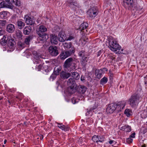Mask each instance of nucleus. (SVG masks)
Instances as JSON below:
<instances>
[{
  "instance_id": "1",
  "label": "nucleus",
  "mask_w": 147,
  "mask_h": 147,
  "mask_svg": "<svg viewBox=\"0 0 147 147\" xmlns=\"http://www.w3.org/2000/svg\"><path fill=\"white\" fill-rule=\"evenodd\" d=\"M126 105L125 101H121L116 103H112L109 104L106 108L107 114H111L114 112H119L124 109Z\"/></svg>"
},
{
  "instance_id": "2",
  "label": "nucleus",
  "mask_w": 147,
  "mask_h": 147,
  "mask_svg": "<svg viewBox=\"0 0 147 147\" xmlns=\"http://www.w3.org/2000/svg\"><path fill=\"white\" fill-rule=\"evenodd\" d=\"M47 28L44 25H40L36 30V33L39 36L37 40L40 43H43L47 41L48 39L49 35L46 33Z\"/></svg>"
},
{
  "instance_id": "3",
  "label": "nucleus",
  "mask_w": 147,
  "mask_h": 147,
  "mask_svg": "<svg viewBox=\"0 0 147 147\" xmlns=\"http://www.w3.org/2000/svg\"><path fill=\"white\" fill-rule=\"evenodd\" d=\"M140 91H137L133 93L128 99L129 104L132 108H135L140 101L142 95Z\"/></svg>"
},
{
  "instance_id": "4",
  "label": "nucleus",
  "mask_w": 147,
  "mask_h": 147,
  "mask_svg": "<svg viewBox=\"0 0 147 147\" xmlns=\"http://www.w3.org/2000/svg\"><path fill=\"white\" fill-rule=\"evenodd\" d=\"M109 47L111 51L115 52L121 49V47L117 42L112 37L109 39Z\"/></svg>"
},
{
  "instance_id": "5",
  "label": "nucleus",
  "mask_w": 147,
  "mask_h": 147,
  "mask_svg": "<svg viewBox=\"0 0 147 147\" xmlns=\"http://www.w3.org/2000/svg\"><path fill=\"white\" fill-rule=\"evenodd\" d=\"M67 84L68 87L67 91L69 94H73L75 92V89L77 87L75 81L72 78H69L67 82Z\"/></svg>"
},
{
  "instance_id": "6",
  "label": "nucleus",
  "mask_w": 147,
  "mask_h": 147,
  "mask_svg": "<svg viewBox=\"0 0 147 147\" xmlns=\"http://www.w3.org/2000/svg\"><path fill=\"white\" fill-rule=\"evenodd\" d=\"M86 52L84 50L80 51L78 53L79 57H81L80 62L83 65L85 66L86 64L89 59L88 55L86 54Z\"/></svg>"
},
{
  "instance_id": "7",
  "label": "nucleus",
  "mask_w": 147,
  "mask_h": 147,
  "mask_svg": "<svg viewBox=\"0 0 147 147\" xmlns=\"http://www.w3.org/2000/svg\"><path fill=\"white\" fill-rule=\"evenodd\" d=\"M75 51V48L73 47L67 51H63L60 53L59 57L61 59H64L74 54Z\"/></svg>"
},
{
  "instance_id": "8",
  "label": "nucleus",
  "mask_w": 147,
  "mask_h": 147,
  "mask_svg": "<svg viewBox=\"0 0 147 147\" xmlns=\"http://www.w3.org/2000/svg\"><path fill=\"white\" fill-rule=\"evenodd\" d=\"M98 9L95 7L90 8L87 11L88 16L92 18H94L98 14Z\"/></svg>"
},
{
  "instance_id": "9",
  "label": "nucleus",
  "mask_w": 147,
  "mask_h": 147,
  "mask_svg": "<svg viewBox=\"0 0 147 147\" xmlns=\"http://www.w3.org/2000/svg\"><path fill=\"white\" fill-rule=\"evenodd\" d=\"M49 51L51 55L56 56L59 54L58 49L57 47L51 46L49 48Z\"/></svg>"
},
{
  "instance_id": "10",
  "label": "nucleus",
  "mask_w": 147,
  "mask_h": 147,
  "mask_svg": "<svg viewBox=\"0 0 147 147\" xmlns=\"http://www.w3.org/2000/svg\"><path fill=\"white\" fill-rule=\"evenodd\" d=\"M134 3L133 0H123L122 5L124 7L129 9L133 7Z\"/></svg>"
},
{
  "instance_id": "11",
  "label": "nucleus",
  "mask_w": 147,
  "mask_h": 147,
  "mask_svg": "<svg viewBox=\"0 0 147 147\" xmlns=\"http://www.w3.org/2000/svg\"><path fill=\"white\" fill-rule=\"evenodd\" d=\"M88 26V24L87 23L84 22L81 24L79 28L78 29H79L81 31L83 32L84 35H87V34L86 32H87V29Z\"/></svg>"
},
{
  "instance_id": "12",
  "label": "nucleus",
  "mask_w": 147,
  "mask_h": 147,
  "mask_svg": "<svg viewBox=\"0 0 147 147\" xmlns=\"http://www.w3.org/2000/svg\"><path fill=\"white\" fill-rule=\"evenodd\" d=\"M67 34L65 33V32L61 31H60L58 35L59 40L60 42H63L66 41Z\"/></svg>"
},
{
  "instance_id": "13",
  "label": "nucleus",
  "mask_w": 147,
  "mask_h": 147,
  "mask_svg": "<svg viewBox=\"0 0 147 147\" xmlns=\"http://www.w3.org/2000/svg\"><path fill=\"white\" fill-rule=\"evenodd\" d=\"M25 22L29 26H34L35 24V21L32 18L28 15H26L24 18Z\"/></svg>"
},
{
  "instance_id": "14",
  "label": "nucleus",
  "mask_w": 147,
  "mask_h": 147,
  "mask_svg": "<svg viewBox=\"0 0 147 147\" xmlns=\"http://www.w3.org/2000/svg\"><path fill=\"white\" fill-rule=\"evenodd\" d=\"M15 43V42L14 40L11 37L8 36L7 44L9 48L10 49H13L14 48Z\"/></svg>"
},
{
  "instance_id": "15",
  "label": "nucleus",
  "mask_w": 147,
  "mask_h": 147,
  "mask_svg": "<svg viewBox=\"0 0 147 147\" xmlns=\"http://www.w3.org/2000/svg\"><path fill=\"white\" fill-rule=\"evenodd\" d=\"M73 61L72 57H69L65 61L63 66L66 69H68L71 66Z\"/></svg>"
},
{
  "instance_id": "16",
  "label": "nucleus",
  "mask_w": 147,
  "mask_h": 147,
  "mask_svg": "<svg viewBox=\"0 0 147 147\" xmlns=\"http://www.w3.org/2000/svg\"><path fill=\"white\" fill-rule=\"evenodd\" d=\"M87 89L84 86H80V87L77 86V88L74 89V91H76L79 93L83 94L85 93Z\"/></svg>"
},
{
  "instance_id": "17",
  "label": "nucleus",
  "mask_w": 147,
  "mask_h": 147,
  "mask_svg": "<svg viewBox=\"0 0 147 147\" xmlns=\"http://www.w3.org/2000/svg\"><path fill=\"white\" fill-rule=\"evenodd\" d=\"M50 38L51 44L55 45L58 44V41L57 36L55 34H51L50 35Z\"/></svg>"
},
{
  "instance_id": "18",
  "label": "nucleus",
  "mask_w": 147,
  "mask_h": 147,
  "mask_svg": "<svg viewBox=\"0 0 147 147\" xmlns=\"http://www.w3.org/2000/svg\"><path fill=\"white\" fill-rule=\"evenodd\" d=\"M16 25L18 28L22 29L25 26V23L23 20L20 19L17 20Z\"/></svg>"
},
{
  "instance_id": "19",
  "label": "nucleus",
  "mask_w": 147,
  "mask_h": 147,
  "mask_svg": "<svg viewBox=\"0 0 147 147\" xmlns=\"http://www.w3.org/2000/svg\"><path fill=\"white\" fill-rule=\"evenodd\" d=\"M6 7L13 9L12 6L8 4V3L5 0L0 3V8Z\"/></svg>"
},
{
  "instance_id": "20",
  "label": "nucleus",
  "mask_w": 147,
  "mask_h": 147,
  "mask_svg": "<svg viewBox=\"0 0 147 147\" xmlns=\"http://www.w3.org/2000/svg\"><path fill=\"white\" fill-rule=\"evenodd\" d=\"M32 30V27L30 26H27L25 27L23 30V33L25 35H29Z\"/></svg>"
},
{
  "instance_id": "21",
  "label": "nucleus",
  "mask_w": 147,
  "mask_h": 147,
  "mask_svg": "<svg viewBox=\"0 0 147 147\" xmlns=\"http://www.w3.org/2000/svg\"><path fill=\"white\" fill-rule=\"evenodd\" d=\"M15 30V26L12 24H8L6 27V31L9 33L13 32Z\"/></svg>"
},
{
  "instance_id": "22",
  "label": "nucleus",
  "mask_w": 147,
  "mask_h": 147,
  "mask_svg": "<svg viewBox=\"0 0 147 147\" xmlns=\"http://www.w3.org/2000/svg\"><path fill=\"white\" fill-rule=\"evenodd\" d=\"M103 72V69H96L95 71V75L97 78L100 79L101 77Z\"/></svg>"
},
{
  "instance_id": "23",
  "label": "nucleus",
  "mask_w": 147,
  "mask_h": 147,
  "mask_svg": "<svg viewBox=\"0 0 147 147\" xmlns=\"http://www.w3.org/2000/svg\"><path fill=\"white\" fill-rule=\"evenodd\" d=\"M60 75L61 78L64 79H67L71 76L70 73H66L63 71H61Z\"/></svg>"
},
{
  "instance_id": "24",
  "label": "nucleus",
  "mask_w": 147,
  "mask_h": 147,
  "mask_svg": "<svg viewBox=\"0 0 147 147\" xmlns=\"http://www.w3.org/2000/svg\"><path fill=\"white\" fill-rule=\"evenodd\" d=\"M8 38V36L7 35L3 36L0 40V44L2 46H5L7 44Z\"/></svg>"
},
{
  "instance_id": "25",
  "label": "nucleus",
  "mask_w": 147,
  "mask_h": 147,
  "mask_svg": "<svg viewBox=\"0 0 147 147\" xmlns=\"http://www.w3.org/2000/svg\"><path fill=\"white\" fill-rule=\"evenodd\" d=\"M41 57V56L38 53L36 55L34 56V59H33L34 63L37 64H39L41 62L40 59Z\"/></svg>"
},
{
  "instance_id": "26",
  "label": "nucleus",
  "mask_w": 147,
  "mask_h": 147,
  "mask_svg": "<svg viewBox=\"0 0 147 147\" xmlns=\"http://www.w3.org/2000/svg\"><path fill=\"white\" fill-rule=\"evenodd\" d=\"M121 130L124 131L126 132H129L131 131V127L129 125H125L121 127Z\"/></svg>"
},
{
  "instance_id": "27",
  "label": "nucleus",
  "mask_w": 147,
  "mask_h": 147,
  "mask_svg": "<svg viewBox=\"0 0 147 147\" xmlns=\"http://www.w3.org/2000/svg\"><path fill=\"white\" fill-rule=\"evenodd\" d=\"M57 123L58 125V127L62 130L66 131L69 130V128L68 127L62 124H60L58 123Z\"/></svg>"
},
{
  "instance_id": "28",
  "label": "nucleus",
  "mask_w": 147,
  "mask_h": 147,
  "mask_svg": "<svg viewBox=\"0 0 147 147\" xmlns=\"http://www.w3.org/2000/svg\"><path fill=\"white\" fill-rule=\"evenodd\" d=\"M71 77L73 78L72 79L76 80H78L80 78V75L79 74L76 72H74L72 73Z\"/></svg>"
},
{
  "instance_id": "29",
  "label": "nucleus",
  "mask_w": 147,
  "mask_h": 147,
  "mask_svg": "<svg viewBox=\"0 0 147 147\" xmlns=\"http://www.w3.org/2000/svg\"><path fill=\"white\" fill-rule=\"evenodd\" d=\"M32 38V36H27L25 39L24 41V43L25 44L28 45H29L30 42Z\"/></svg>"
},
{
  "instance_id": "30",
  "label": "nucleus",
  "mask_w": 147,
  "mask_h": 147,
  "mask_svg": "<svg viewBox=\"0 0 147 147\" xmlns=\"http://www.w3.org/2000/svg\"><path fill=\"white\" fill-rule=\"evenodd\" d=\"M18 47L20 49H22L26 46L25 45L24 42H22L21 41L18 42L17 43Z\"/></svg>"
},
{
  "instance_id": "31",
  "label": "nucleus",
  "mask_w": 147,
  "mask_h": 147,
  "mask_svg": "<svg viewBox=\"0 0 147 147\" xmlns=\"http://www.w3.org/2000/svg\"><path fill=\"white\" fill-rule=\"evenodd\" d=\"M16 36L18 38H21L22 36V33L21 31L19 30H16Z\"/></svg>"
},
{
  "instance_id": "32",
  "label": "nucleus",
  "mask_w": 147,
  "mask_h": 147,
  "mask_svg": "<svg viewBox=\"0 0 147 147\" xmlns=\"http://www.w3.org/2000/svg\"><path fill=\"white\" fill-rule=\"evenodd\" d=\"M64 48H66L67 49L71 48L72 47V43L71 42L67 43L65 42L63 43Z\"/></svg>"
},
{
  "instance_id": "33",
  "label": "nucleus",
  "mask_w": 147,
  "mask_h": 147,
  "mask_svg": "<svg viewBox=\"0 0 147 147\" xmlns=\"http://www.w3.org/2000/svg\"><path fill=\"white\" fill-rule=\"evenodd\" d=\"M13 3L17 6L19 7H21L22 3L21 1L20 0H14Z\"/></svg>"
},
{
  "instance_id": "34",
  "label": "nucleus",
  "mask_w": 147,
  "mask_h": 147,
  "mask_svg": "<svg viewBox=\"0 0 147 147\" xmlns=\"http://www.w3.org/2000/svg\"><path fill=\"white\" fill-rule=\"evenodd\" d=\"M132 113L131 111L129 109H127L125 110L124 112V113L128 117H129L131 115Z\"/></svg>"
},
{
  "instance_id": "35",
  "label": "nucleus",
  "mask_w": 147,
  "mask_h": 147,
  "mask_svg": "<svg viewBox=\"0 0 147 147\" xmlns=\"http://www.w3.org/2000/svg\"><path fill=\"white\" fill-rule=\"evenodd\" d=\"M141 116L142 118H145L147 117V111L145 110H143L141 112Z\"/></svg>"
},
{
  "instance_id": "36",
  "label": "nucleus",
  "mask_w": 147,
  "mask_h": 147,
  "mask_svg": "<svg viewBox=\"0 0 147 147\" xmlns=\"http://www.w3.org/2000/svg\"><path fill=\"white\" fill-rule=\"evenodd\" d=\"M7 14V11H3L0 13V18L1 19L5 18Z\"/></svg>"
},
{
  "instance_id": "37",
  "label": "nucleus",
  "mask_w": 147,
  "mask_h": 147,
  "mask_svg": "<svg viewBox=\"0 0 147 147\" xmlns=\"http://www.w3.org/2000/svg\"><path fill=\"white\" fill-rule=\"evenodd\" d=\"M107 58L108 59H111V61H112L113 60H115V55H114L111 53L109 54Z\"/></svg>"
},
{
  "instance_id": "38",
  "label": "nucleus",
  "mask_w": 147,
  "mask_h": 147,
  "mask_svg": "<svg viewBox=\"0 0 147 147\" xmlns=\"http://www.w3.org/2000/svg\"><path fill=\"white\" fill-rule=\"evenodd\" d=\"M75 37L74 35L72 34H67V38L66 41L71 40L74 39Z\"/></svg>"
},
{
  "instance_id": "39",
  "label": "nucleus",
  "mask_w": 147,
  "mask_h": 147,
  "mask_svg": "<svg viewBox=\"0 0 147 147\" xmlns=\"http://www.w3.org/2000/svg\"><path fill=\"white\" fill-rule=\"evenodd\" d=\"M107 81V78L106 77H104L100 80V84H105Z\"/></svg>"
},
{
  "instance_id": "40",
  "label": "nucleus",
  "mask_w": 147,
  "mask_h": 147,
  "mask_svg": "<svg viewBox=\"0 0 147 147\" xmlns=\"http://www.w3.org/2000/svg\"><path fill=\"white\" fill-rule=\"evenodd\" d=\"M98 142H102L105 141V137L103 136H98Z\"/></svg>"
},
{
  "instance_id": "41",
  "label": "nucleus",
  "mask_w": 147,
  "mask_h": 147,
  "mask_svg": "<svg viewBox=\"0 0 147 147\" xmlns=\"http://www.w3.org/2000/svg\"><path fill=\"white\" fill-rule=\"evenodd\" d=\"M98 135H95L93 136L92 138V140L94 142L98 143Z\"/></svg>"
},
{
  "instance_id": "42",
  "label": "nucleus",
  "mask_w": 147,
  "mask_h": 147,
  "mask_svg": "<svg viewBox=\"0 0 147 147\" xmlns=\"http://www.w3.org/2000/svg\"><path fill=\"white\" fill-rule=\"evenodd\" d=\"M86 121L88 124L90 125L93 123V120L92 118H89L86 119Z\"/></svg>"
},
{
  "instance_id": "43",
  "label": "nucleus",
  "mask_w": 147,
  "mask_h": 147,
  "mask_svg": "<svg viewBox=\"0 0 147 147\" xmlns=\"http://www.w3.org/2000/svg\"><path fill=\"white\" fill-rule=\"evenodd\" d=\"M7 22L5 20H0V25L2 27L4 26Z\"/></svg>"
},
{
  "instance_id": "44",
  "label": "nucleus",
  "mask_w": 147,
  "mask_h": 147,
  "mask_svg": "<svg viewBox=\"0 0 147 147\" xmlns=\"http://www.w3.org/2000/svg\"><path fill=\"white\" fill-rule=\"evenodd\" d=\"M6 1L7 3H8V4L10 5V6H12V8L13 9L14 8V6L12 5V3H13L14 0H5Z\"/></svg>"
},
{
  "instance_id": "45",
  "label": "nucleus",
  "mask_w": 147,
  "mask_h": 147,
  "mask_svg": "<svg viewBox=\"0 0 147 147\" xmlns=\"http://www.w3.org/2000/svg\"><path fill=\"white\" fill-rule=\"evenodd\" d=\"M72 5L76 7H80V5H79L78 3L76 1H74V0L73 1Z\"/></svg>"
},
{
  "instance_id": "46",
  "label": "nucleus",
  "mask_w": 147,
  "mask_h": 147,
  "mask_svg": "<svg viewBox=\"0 0 147 147\" xmlns=\"http://www.w3.org/2000/svg\"><path fill=\"white\" fill-rule=\"evenodd\" d=\"M42 64H40L37 66L36 67V69L38 71H40L42 69Z\"/></svg>"
},
{
  "instance_id": "47",
  "label": "nucleus",
  "mask_w": 147,
  "mask_h": 147,
  "mask_svg": "<svg viewBox=\"0 0 147 147\" xmlns=\"http://www.w3.org/2000/svg\"><path fill=\"white\" fill-rule=\"evenodd\" d=\"M109 78L110 80H112L113 77V74L111 71H109Z\"/></svg>"
},
{
  "instance_id": "48",
  "label": "nucleus",
  "mask_w": 147,
  "mask_h": 147,
  "mask_svg": "<svg viewBox=\"0 0 147 147\" xmlns=\"http://www.w3.org/2000/svg\"><path fill=\"white\" fill-rule=\"evenodd\" d=\"M11 105L15 104L16 100L14 98H10Z\"/></svg>"
},
{
  "instance_id": "49",
  "label": "nucleus",
  "mask_w": 147,
  "mask_h": 147,
  "mask_svg": "<svg viewBox=\"0 0 147 147\" xmlns=\"http://www.w3.org/2000/svg\"><path fill=\"white\" fill-rule=\"evenodd\" d=\"M133 141V139L129 137V138H127L126 139V142L128 144L131 143Z\"/></svg>"
},
{
  "instance_id": "50",
  "label": "nucleus",
  "mask_w": 147,
  "mask_h": 147,
  "mask_svg": "<svg viewBox=\"0 0 147 147\" xmlns=\"http://www.w3.org/2000/svg\"><path fill=\"white\" fill-rule=\"evenodd\" d=\"M80 80L82 82H85L86 77L82 75L81 77Z\"/></svg>"
},
{
  "instance_id": "51",
  "label": "nucleus",
  "mask_w": 147,
  "mask_h": 147,
  "mask_svg": "<svg viewBox=\"0 0 147 147\" xmlns=\"http://www.w3.org/2000/svg\"><path fill=\"white\" fill-rule=\"evenodd\" d=\"M5 31L3 29L0 28V35H3L5 33Z\"/></svg>"
},
{
  "instance_id": "52",
  "label": "nucleus",
  "mask_w": 147,
  "mask_h": 147,
  "mask_svg": "<svg viewBox=\"0 0 147 147\" xmlns=\"http://www.w3.org/2000/svg\"><path fill=\"white\" fill-rule=\"evenodd\" d=\"M103 51L102 50H99L97 53V56L98 57L102 53Z\"/></svg>"
},
{
  "instance_id": "53",
  "label": "nucleus",
  "mask_w": 147,
  "mask_h": 147,
  "mask_svg": "<svg viewBox=\"0 0 147 147\" xmlns=\"http://www.w3.org/2000/svg\"><path fill=\"white\" fill-rule=\"evenodd\" d=\"M88 110L87 112L86 113V115H89L90 113H92V112H93L92 111L91 109H89V110H88V109H87V110Z\"/></svg>"
},
{
  "instance_id": "54",
  "label": "nucleus",
  "mask_w": 147,
  "mask_h": 147,
  "mask_svg": "<svg viewBox=\"0 0 147 147\" xmlns=\"http://www.w3.org/2000/svg\"><path fill=\"white\" fill-rule=\"evenodd\" d=\"M135 133L134 132V133H132L131 135H130L129 137L131 138H134L135 137Z\"/></svg>"
},
{
  "instance_id": "55",
  "label": "nucleus",
  "mask_w": 147,
  "mask_h": 147,
  "mask_svg": "<svg viewBox=\"0 0 147 147\" xmlns=\"http://www.w3.org/2000/svg\"><path fill=\"white\" fill-rule=\"evenodd\" d=\"M73 1V0H67V2L71 5H72Z\"/></svg>"
},
{
  "instance_id": "56",
  "label": "nucleus",
  "mask_w": 147,
  "mask_h": 147,
  "mask_svg": "<svg viewBox=\"0 0 147 147\" xmlns=\"http://www.w3.org/2000/svg\"><path fill=\"white\" fill-rule=\"evenodd\" d=\"M34 56L36 55L38 53L36 51H34L32 52V53Z\"/></svg>"
},
{
  "instance_id": "57",
  "label": "nucleus",
  "mask_w": 147,
  "mask_h": 147,
  "mask_svg": "<svg viewBox=\"0 0 147 147\" xmlns=\"http://www.w3.org/2000/svg\"><path fill=\"white\" fill-rule=\"evenodd\" d=\"M71 100L72 103L73 104H75L76 103L75 99L74 98H72L71 99Z\"/></svg>"
},
{
  "instance_id": "58",
  "label": "nucleus",
  "mask_w": 147,
  "mask_h": 147,
  "mask_svg": "<svg viewBox=\"0 0 147 147\" xmlns=\"http://www.w3.org/2000/svg\"><path fill=\"white\" fill-rule=\"evenodd\" d=\"M96 109V107L95 106H94L92 107L90 109H91V110L93 112H94V110L95 109Z\"/></svg>"
},
{
  "instance_id": "59",
  "label": "nucleus",
  "mask_w": 147,
  "mask_h": 147,
  "mask_svg": "<svg viewBox=\"0 0 147 147\" xmlns=\"http://www.w3.org/2000/svg\"><path fill=\"white\" fill-rule=\"evenodd\" d=\"M114 141L113 140H110L109 142V143L110 144H112L113 143Z\"/></svg>"
},
{
  "instance_id": "60",
  "label": "nucleus",
  "mask_w": 147,
  "mask_h": 147,
  "mask_svg": "<svg viewBox=\"0 0 147 147\" xmlns=\"http://www.w3.org/2000/svg\"><path fill=\"white\" fill-rule=\"evenodd\" d=\"M54 72L56 76L57 75H58L59 74V71H55L54 70Z\"/></svg>"
},
{
  "instance_id": "61",
  "label": "nucleus",
  "mask_w": 147,
  "mask_h": 147,
  "mask_svg": "<svg viewBox=\"0 0 147 147\" xmlns=\"http://www.w3.org/2000/svg\"><path fill=\"white\" fill-rule=\"evenodd\" d=\"M8 102L9 104V105H11V100L10 98H9L8 100Z\"/></svg>"
},
{
  "instance_id": "62",
  "label": "nucleus",
  "mask_w": 147,
  "mask_h": 147,
  "mask_svg": "<svg viewBox=\"0 0 147 147\" xmlns=\"http://www.w3.org/2000/svg\"><path fill=\"white\" fill-rule=\"evenodd\" d=\"M43 136L42 135H41V136L40 137V139L41 140H42V139H43Z\"/></svg>"
},
{
  "instance_id": "63",
  "label": "nucleus",
  "mask_w": 147,
  "mask_h": 147,
  "mask_svg": "<svg viewBox=\"0 0 147 147\" xmlns=\"http://www.w3.org/2000/svg\"><path fill=\"white\" fill-rule=\"evenodd\" d=\"M146 146L145 144H144L141 147H146Z\"/></svg>"
},
{
  "instance_id": "64",
  "label": "nucleus",
  "mask_w": 147,
  "mask_h": 147,
  "mask_svg": "<svg viewBox=\"0 0 147 147\" xmlns=\"http://www.w3.org/2000/svg\"><path fill=\"white\" fill-rule=\"evenodd\" d=\"M3 97L2 96H0V100H1L3 98Z\"/></svg>"
}]
</instances>
